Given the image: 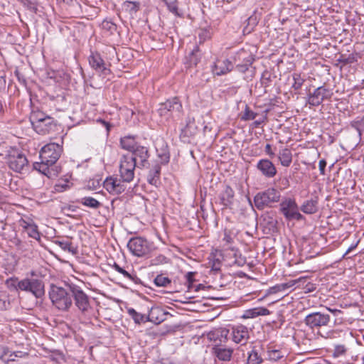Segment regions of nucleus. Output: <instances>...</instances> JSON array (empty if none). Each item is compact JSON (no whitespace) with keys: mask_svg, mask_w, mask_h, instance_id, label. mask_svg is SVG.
<instances>
[{"mask_svg":"<svg viewBox=\"0 0 364 364\" xmlns=\"http://www.w3.org/2000/svg\"><path fill=\"white\" fill-rule=\"evenodd\" d=\"M7 157L9 168L16 172H21L28 164L26 156L16 149L9 151Z\"/></svg>","mask_w":364,"mask_h":364,"instance_id":"6e6552de","label":"nucleus"},{"mask_svg":"<svg viewBox=\"0 0 364 364\" xmlns=\"http://www.w3.org/2000/svg\"><path fill=\"white\" fill-rule=\"evenodd\" d=\"M119 274H122L125 278L128 279L130 281H134V278L136 277L135 275H132L123 268L121 269Z\"/></svg>","mask_w":364,"mask_h":364,"instance_id":"5fc2aeb1","label":"nucleus"},{"mask_svg":"<svg viewBox=\"0 0 364 364\" xmlns=\"http://www.w3.org/2000/svg\"><path fill=\"white\" fill-rule=\"evenodd\" d=\"M10 306L9 301L6 299H2L0 297V310L4 311L9 309Z\"/></svg>","mask_w":364,"mask_h":364,"instance_id":"603ef678","label":"nucleus"},{"mask_svg":"<svg viewBox=\"0 0 364 364\" xmlns=\"http://www.w3.org/2000/svg\"><path fill=\"white\" fill-rule=\"evenodd\" d=\"M166 259V257L163 255H160L158 258H157V260L160 262H163L164 260Z\"/></svg>","mask_w":364,"mask_h":364,"instance_id":"0e129e2a","label":"nucleus"},{"mask_svg":"<svg viewBox=\"0 0 364 364\" xmlns=\"http://www.w3.org/2000/svg\"><path fill=\"white\" fill-rule=\"evenodd\" d=\"M231 336L235 343L245 344L249 338L248 329L242 325L232 327Z\"/></svg>","mask_w":364,"mask_h":364,"instance_id":"a211bd4d","label":"nucleus"},{"mask_svg":"<svg viewBox=\"0 0 364 364\" xmlns=\"http://www.w3.org/2000/svg\"><path fill=\"white\" fill-rule=\"evenodd\" d=\"M257 168L267 178H273L277 174V169L272 161L261 159L257 164Z\"/></svg>","mask_w":364,"mask_h":364,"instance_id":"f3484780","label":"nucleus"},{"mask_svg":"<svg viewBox=\"0 0 364 364\" xmlns=\"http://www.w3.org/2000/svg\"><path fill=\"white\" fill-rule=\"evenodd\" d=\"M183 107L178 97H173L161 103L158 109L159 114L166 119L174 116L181 117Z\"/></svg>","mask_w":364,"mask_h":364,"instance_id":"39448f33","label":"nucleus"},{"mask_svg":"<svg viewBox=\"0 0 364 364\" xmlns=\"http://www.w3.org/2000/svg\"><path fill=\"white\" fill-rule=\"evenodd\" d=\"M112 268L117 272H119L122 267H121L118 264L114 262V264L112 265Z\"/></svg>","mask_w":364,"mask_h":364,"instance_id":"680f3d73","label":"nucleus"},{"mask_svg":"<svg viewBox=\"0 0 364 364\" xmlns=\"http://www.w3.org/2000/svg\"><path fill=\"white\" fill-rule=\"evenodd\" d=\"M232 63L228 60H217L213 67V73L216 75H225L232 70Z\"/></svg>","mask_w":364,"mask_h":364,"instance_id":"412c9836","label":"nucleus"},{"mask_svg":"<svg viewBox=\"0 0 364 364\" xmlns=\"http://www.w3.org/2000/svg\"><path fill=\"white\" fill-rule=\"evenodd\" d=\"M262 122V121H255V124L256 125H259Z\"/></svg>","mask_w":364,"mask_h":364,"instance_id":"338daca9","label":"nucleus"},{"mask_svg":"<svg viewBox=\"0 0 364 364\" xmlns=\"http://www.w3.org/2000/svg\"><path fill=\"white\" fill-rule=\"evenodd\" d=\"M327 309H328L329 311H331V312L333 313L334 314H336L337 312H340V311H339V310H338V309H330V308H327Z\"/></svg>","mask_w":364,"mask_h":364,"instance_id":"69168bd1","label":"nucleus"},{"mask_svg":"<svg viewBox=\"0 0 364 364\" xmlns=\"http://www.w3.org/2000/svg\"><path fill=\"white\" fill-rule=\"evenodd\" d=\"M193 123L189 122L187 123L186 127L181 130L180 136L181 138L190 137L195 134V132L191 131Z\"/></svg>","mask_w":364,"mask_h":364,"instance_id":"37998d69","label":"nucleus"},{"mask_svg":"<svg viewBox=\"0 0 364 364\" xmlns=\"http://www.w3.org/2000/svg\"><path fill=\"white\" fill-rule=\"evenodd\" d=\"M264 151L267 154H268L270 157H273L274 156V153L272 151V146L269 144H267L264 148Z\"/></svg>","mask_w":364,"mask_h":364,"instance_id":"13d9d810","label":"nucleus"},{"mask_svg":"<svg viewBox=\"0 0 364 364\" xmlns=\"http://www.w3.org/2000/svg\"><path fill=\"white\" fill-rule=\"evenodd\" d=\"M296 282V281H291V282H287V283H284V284H278V285H276V286L273 287L271 289V290L274 293H276V292H278V291H282L286 290L287 289L292 287L295 284Z\"/></svg>","mask_w":364,"mask_h":364,"instance_id":"79ce46f5","label":"nucleus"},{"mask_svg":"<svg viewBox=\"0 0 364 364\" xmlns=\"http://www.w3.org/2000/svg\"><path fill=\"white\" fill-rule=\"evenodd\" d=\"M120 144L122 148L129 151V153H131L135 147L139 145L135 141L134 138L130 136L121 138Z\"/></svg>","mask_w":364,"mask_h":364,"instance_id":"7c9ffc66","label":"nucleus"},{"mask_svg":"<svg viewBox=\"0 0 364 364\" xmlns=\"http://www.w3.org/2000/svg\"><path fill=\"white\" fill-rule=\"evenodd\" d=\"M55 126V124L53 123V119L51 117H38L35 128L38 133L46 134L49 133Z\"/></svg>","mask_w":364,"mask_h":364,"instance_id":"aec40b11","label":"nucleus"},{"mask_svg":"<svg viewBox=\"0 0 364 364\" xmlns=\"http://www.w3.org/2000/svg\"><path fill=\"white\" fill-rule=\"evenodd\" d=\"M253 60L254 58L252 55L245 49L240 50L234 56L236 68L241 73H245L247 70Z\"/></svg>","mask_w":364,"mask_h":364,"instance_id":"f8f14e48","label":"nucleus"},{"mask_svg":"<svg viewBox=\"0 0 364 364\" xmlns=\"http://www.w3.org/2000/svg\"><path fill=\"white\" fill-rule=\"evenodd\" d=\"M127 155L132 156L134 161L137 162L138 168H143L149 165V158L150 156L147 147L139 145L131 152Z\"/></svg>","mask_w":364,"mask_h":364,"instance_id":"ddd939ff","label":"nucleus"},{"mask_svg":"<svg viewBox=\"0 0 364 364\" xmlns=\"http://www.w3.org/2000/svg\"><path fill=\"white\" fill-rule=\"evenodd\" d=\"M69 290L71 291L74 298L75 304L80 311L85 314L90 309L88 296L83 291V290L76 284L73 283L66 284Z\"/></svg>","mask_w":364,"mask_h":364,"instance_id":"0eeeda50","label":"nucleus"},{"mask_svg":"<svg viewBox=\"0 0 364 364\" xmlns=\"http://www.w3.org/2000/svg\"><path fill=\"white\" fill-rule=\"evenodd\" d=\"M68 181L67 180L58 182L54 186V191L57 193L63 192L69 188Z\"/></svg>","mask_w":364,"mask_h":364,"instance_id":"a18cd8bd","label":"nucleus"},{"mask_svg":"<svg viewBox=\"0 0 364 364\" xmlns=\"http://www.w3.org/2000/svg\"><path fill=\"white\" fill-rule=\"evenodd\" d=\"M168 312L165 311L160 306L152 307L147 316L148 321L152 322L155 324H159L166 320Z\"/></svg>","mask_w":364,"mask_h":364,"instance_id":"6ab92c4d","label":"nucleus"},{"mask_svg":"<svg viewBox=\"0 0 364 364\" xmlns=\"http://www.w3.org/2000/svg\"><path fill=\"white\" fill-rule=\"evenodd\" d=\"M318 166H319L320 173L321 175H325V168H326V160H324V159L320 160L319 161Z\"/></svg>","mask_w":364,"mask_h":364,"instance_id":"6e6d98bb","label":"nucleus"},{"mask_svg":"<svg viewBox=\"0 0 364 364\" xmlns=\"http://www.w3.org/2000/svg\"><path fill=\"white\" fill-rule=\"evenodd\" d=\"M78 202L86 207L95 210L98 209L102 205L100 201L90 196L83 197Z\"/></svg>","mask_w":364,"mask_h":364,"instance_id":"2f4dec72","label":"nucleus"},{"mask_svg":"<svg viewBox=\"0 0 364 364\" xmlns=\"http://www.w3.org/2000/svg\"><path fill=\"white\" fill-rule=\"evenodd\" d=\"M346 352V348L343 345H338L335 346L334 350H333V356L334 357H339L343 354H345Z\"/></svg>","mask_w":364,"mask_h":364,"instance_id":"8fccbe9b","label":"nucleus"},{"mask_svg":"<svg viewBox=\"0 0 364 364\" xmlns=\"http://www.w3.org/2000/svg\"><path fill=\"white\" fill-rule=\"evenodd\" d=\"M271 75L269 72L264 71L262 73V77H261V83L264 87H267L269 85V82L271 81Z\"/></svg>","mask_w":364,"mask_h":364,"instance_id":"09e8293b","label":"nucleus"},{"mask_svg":"<svg viewBox=\"0 0 364 364\" xmlns=\"http://www.w3.org/2000/svg\"><path fill=\"white\" fill-rule=\"evenodd\" d=\"M285 356V352L281 350L269 349L267 350V359L272 361H278Z\"/></svg>","mask_w":364,"mask_h":364,"instance_id":"f704fd0d","label":"nucleus"},{"mask_svg":"<svg viewBox=\"0 0 364 364\" xmlns=\"http://www.w3.org/2000/svg\"><path fill=\"white\" fill-rule=\"evenodd\" d=\"M88 62L91 68L101 75L106 77L110 74V70L106 67L105 61L99 53L91 51L88 57Z\"/></svg>","mask_w":364,"mask_h":364,"instance_id":"4468645a","label":"nucleus"},{"mask_svg":"<svg viewBox=\"0 0 364 364\" xmlns=\"http://www.w3.org/2000/svg\"><path fill=\"white\" fill-rule=\"evenodd\" d=\"M189 67L196 66L200 60V52L198 46H196L186 58Z\"/></svg>","mask_w":364,"mask_h":364,"instance_id":"c756f323","label":"nucleus"},{"mask_svg":"<svg viewBox=\"0 0 364 364\" xmlns=\"http://www.w3.org/2000/svg\"><path fill=\"white\" fill-rule=\"evenodd\" d=\"M102 28L104 30L110 32L111 33H113L117 30L116 24L114 23L112 21L108 20H104L102 22Z\"/></svg>","mask_w":364,"mask_h":364,"instance_id":"c03bdc74","label":"nucleus"},{"mask_svg":"<svg viewBox=\"0 0 364 364\" xmlns=\"http://www.w3.org/2000/svg\"><path fill=\"white\" fill-rule=\"evenodd\" d=\"M229 335V330L227 328H217L210 331L208 336L210 341H213L215 345H221L226 342Z\"/></svg>","mask_w":364,"mask_h":364,"instance_id":"4be33fe9","label":"nucleus"},{"mask_svg":"<svg viewBox=\"0 0 364 364\" xmlns=\"http://www.w3.org/2000/svg\"><path fill=\"white\" fill-rule=\"evenodd\" d=\"M56 245H58L61 249H63L65 251H68L69 252H72L73 254L76 253L75 248L72 245V243L70 241H60L56 240L55 242Z\"/></svg>","mask_w":364,"mask_h":364,"instance_id":"ea45409f","label":"nucleus"},{"mask_svg":"<svg viewBox=\"0 0 364 364\" xmlns=\"http://www.w3.org/2000/svg\"><path fill=\"white\" fill-rule=\"evenodd\" d=\"M278 158L281 164L284 167H289L292 161V154L290 149L284 148L279 151Z\"/></svg>","mask_w":364,"mask_h":364,"instance_id":"c85d7f7f","label":"nucleus"},{"mask_svg":"<svg viewBox=\"0 0 364 364\" xmlns=\"http://www.w3.org/2000/svg\"><path fill=\"white\" fill-rule=\"evenodd\" d=\"M263 361L262 358L259 355L257 350L254 348L248 353L247 360L245 364H261Z\"/></svg>","mask_w":364,"mask_h":364,"instance_id":"72a5a7b5","label":"nucleus"},{"mask_svg":"<svg viewBox=\"0 0 364 364\" xmlns=\"http://www.w3.org/2000/svg\"><path fill=\"white\" fill-rule=\"evenodd\" d=\"M62 152L63 147L58 144L50 143L45 145L40 151L41 162L33 164L34 169L49 178L57 177L61 168L55 164Z\"/></svg>","mask_w":364,"mask_h":364,"instance_id":"f257e3e1","label":"nucleus"},{"mask_svg":"<svg viewBox=\"0 0 364 364\" xmlns=\"http://www.w3.org/2000/svg\"><path fill=\"white\" fill-rule=\"evenodd\" d=\"M257 114L255 113L252 110L250 109V108L246 106L244 114L242 117V119L243 120H252L255 119L257 117Z\"/></svg>","mask_w":364,"mask_h":364,"instance_id":"49530a36","label":"nucleus"},{"mask_svg":"<svg viewBox=\"0 0 364 364\" xmlns=\"http://www.w3.org/2000/svg\"><path fill=\"white\" fill-rule=\"evenodd\" d=\"M355 60V58L354 57H350L349 56L348 58H342L341 59L339 60L340 62L343 63V64L346 65V64H350V63H353Z\"/></svg>","mask_w":364,"mask_h":364,"instance_id":"4d7b16f0","label":"nucleus"},{"mask_svg":"<svg viewBox=\"0 0 364 364\" xmlns=\"http://www.w3.org/2000/svg\"><path fill=\"white\" fill-rule=\"evenodd\" d=\"M98 122H100L102 125H104L105 127L107 132H109L110 131L112 125L109 122H107L105 120H102V119H99Z\"/></svg>","mask_w":364,"mask_h":364,"instance_id":"bf43d9fd","label":"nucleus"},{"mask_svg":"<svg viewBox=\"0 0 364 364\" xmlns=\"http://www.w3.org/2000/svg\"><path fill=\"white\" fill-rule=\"evenodd\" d=\"M280 193L275 188H268L258 193L254 198L255 205L258 210L271 206L272 203L279 200Z\"/></svg>","mask_w":364,"mask_h":364,"instance_id":"20e7f679","label":"nucleus"},{"mask_svg":"<svg viewBox=\"0 0 364 364\" xmlns=\"http://www.w3.org/2000/svg\"><path fill=\"white\" fill-rule=\"evenodd\" d=\"M3 353H4L0 356V358L3 361L6 362L8 360H14V358H13L14 353L12 352H11L9 349L4 348Z\"/></svg>","mask_w":364,"mask_h":364,"instance_id":"de8ad7c7","label":"nucleus"},{"mask_svg":"<svg viewBox=\"0 0 364 364\" xmlns=\"http://www.w3.org/2000/svg\"><path fill=\"white\" fill-rule=\"evenodd\" d=\"M128 314L137 324L144 323L148 321L147 316L138 313L134 309H129Z\"/></svg>","mask_w":364,"mask_h":364,"instance_id":"473e14b6","label":"nucleus"},{"mask_svg":"<svg viewBox=\"0 0 364 364\" xmlns=\"http://www.w3.org/2000/svg\"><path fill=\"white\" fill-rule=\"evenodd\" d=\"M330 322V316L321 312L308 314L304 318L305 324L311 329L326 326Z\"/></svg>","mask_w":364,"mask_h":364,"instance_id":"9b49d317","label":"nucleus"},{"mask_svg":"<svg viewBox=\"0 0 364 364\" xmlns=\"http://www.w3.org/2000/svg\"><path fill=\"white\" fill-rule=\"evenodd\" d=\"M16 288L31 293L36 298L42 297L45 294L44 284L42 280L34 278H26L17 282Z\"/></svg>","mask_w":364,"mask_h":364,"instance_id":"7ed1b4c3","label":"nucleus"},{"mask_svg":"<svg viewBox=\"0 0 364 364\" xmlns=\"http://www.w3.org/2000/svg\"><path fill=\"white\" fill-rule=\"evenodd\" d=\"M194 275H195V272H189L186 274V282L188 283V287L189 289L191 288V286L193 284V283L195 281Z\"/></svg>","mask_w":364,"mask_h":364,"instance_id":"3c124183","label":"nucleus"},{"mask_svg":"<svg viewBox=\"0 0 364 364\" xmlns=\"http://www.w3.org/2000/svg\"><path fill=\"white\" fill-rule=\"evenodd\" d=\"M233 198L234 191L232 188H230L229 186H227L220 195L221 203L224 206H229L232 203Z\"/></svg>","mask_w":364,"mask_h":364,"instance_id":"cd10ccee","label":"nucleus"},{"mask_svg":"<svg viewBox=\"0 0 364 364\" xmlns=\"http://www.w3.org/2000/svg\"><path fill=\"white\" fill-rule=\"evenodd\" d=\"M294 83L292 84V88L295 90L301 89L305 80L301 76L300 73H294L292 75Z\"/></svg>","mask_w":364,"mask_h":364,"instance_id":"a19ab883","label":"nucleus"},{"mask_svg":"<svg viewBox=\"0 0 364 364\" xmlns=\"http://www.w3.org/2000/svg\"><path fill=\"white\" fill-rule=\"evenodd\" d=\"M122 7L126 12H128L129 14L132 15L136 14L139 10V3L136 1H126L123 3Z\"/></svg>","mask_w":364,"mask_h":364,"instance_id":"c9c22d12","label":"nucleus"},{"mask_svg":"<svg viewBox=\"0 0 364 364\" xmlns=\"http://www.w3.org/2000/svg\"><path fill=\"white\" fill-rule=\"evenodd\" d=\"M332 95L333 93L329 89L320 86L309 94L307 102L311 106L317 107L325 100L331 99Z\"/></svg>","mask_w":364,"mask_h":364,"instance_id":"9d476101","label":"nucleus"},{"mask_svg":"<svg viewBox=\"0 0 364 364\" xmlns=\"http://www.w3.org/2000/svg\"><path fill=\"white\" fill-rule=\"evenodd\" d=\"M318 210V200L311 198L306 200L301 206V210L306 214L315 213Z\"/></svg>","mask_w":364,"mask_h":364,"instance_id":"bb28decb","label":"nucleus"},{"mask_svg":"<svg viewBox=\"0 0 364 364\" xmlns=\"http://www.w3.org/2000/svg\"><path fill=\"white\" fill-rule=\"evenodd\" d=\"M235 236V232L233 230L225 228L224 230V237L223 238L224 246H227L228 248H230V245L233 243Z\"/></svg>","mask_w":364,"mask_h":364,"instance_id":"e433bc0d","label":"nucleus"},{"mask_svg":"<svg viewBox=\"0 0 364 364\" xmlns=\"http://www.w3.org/2000/svg\"><path fill=\"white\" fill-rule=\"evenodd\" d=\"M6 77L4 76H0V89H4L6 87Z\"/></svg>","mask_w":364,"mask_h":364,"instance_id":"052dcab7","label":"nucleus"},{"mask_svg":"<svg viewBox=\"0 0 364 364\" xmlns=\"http://www.w3.org/2000/svg\"><path fill=\"white\" fill-rule=\"evenodd\" d=\"M127 247L134 255L137 257H141L149 251L147 241L141 237L132 238L127 244Z\"/></svg>","mask_w":364,"mask_h":364,"instance_id":"2eb2a0df","label":"nucleus"},{"mask_svg":"<svg viewBox=\"0 0 364 364\" xmlns=\"http://www.w3.org/2000/svg\"><path fill=\"white\" fill-rule=\"evenodd\" d=\"M162 160L164 163H168L169 161V155L168 154H164Z\"/></svg>","mask_w":364,"mask_h":364,"instance_id":"e2e57ef3","label":"nucleus"},{"mask_svg":"<svg viewBox=\"0 0 364 364\" xmlns=\"http://www.w3.org/2000/svg\"><path fill=\"white\" fill-rule=\"evenodd\" d=\"M161 166L156 164L149 171L147 181L149 184L157 186L160 183Z\"/></svg>","mask_w":364,"mask_h":364,"instance_id":"393cba45","label":"nucleus"},{"mask_svg":"<svg viewBox=\"0 0 364 364\" xmlns=\"http://www.w3.org/2000/svg\"><path fill=\"white\" fill-rule=\"evenodd\" d=\"M280 210L287 220H300L303 215L299 212V208L296 201L293 199H285L280 203Z\"/></svg>","mask_w":364,"mask_h":364,"instance_id":"1a4fd4ad","label":"nucleus"},{"mask_svg":"<svg viewBox=\"0 0 364 364\" xmlns=\"http://www.w3.org/2000/svg\"><path fill=\"white\" fill-rule=\"evenodd\" d=\"M138 168L137 162L132 156L124 154L119 161V174L123 182L129 183L134 177V171Z\"/></svg>","mask_w":364,"mask_h":364,"instance_id":"423d86ee","label":"nucleus"},{"mask_svg":"<svg viewBox=\"0 0 364 364\" xmlns=\"http://www.w3.org/2000/svg\"><path fill=\"white\" fill-rule=\"evenodd\" d=\"M223 1H226V2H228V3H230V2H231L232 0H223Z\"/></svg>","mask_w":364,"mask_h":364,"instance_id":"774afa93","label":"nucleus"},{"mask_svg":"<svg viewBox=\"0 0 364 364\" xmlns=\"http://www.w3.org/2000/svg\"><path fill=\"white\" fill-rule=\"evenodd\" d=\"M21 225L26 231L28 235L36 240H40L41 234L38 232V227L33 223H27L23 220Z\"/></svg>","mask_w":364,"mask_h":364,"instance_id":"a878e982","label":"nucleus"},{"mask_svg":"<svg viewBox=\"0 0 364 364\" xmlns=\"http://www.w3.org/2000/svg\"><path fill=\"white\" fill-rule=\"evenodd\" d=\"M124 182L120 179L116 178H107L104 181V188L112 195H119L123 193L126 186L124 184Z\"/></svg>","mask_w":364,"mask_h":364,"instance_id":"dca6fc26","label":"nucleus"},{"mask_svg":"<svg viewBox=\"0 0 364 364\" xmlns=\"http://www.w3.org/2000/svg\"><path fill=\"white\" fill-rule=\"evenodd\" d=\"M49 296L53 304L59 310L67 311L72 306V299L63 287L51 286Z\"/></svg>","mask_w":364,"mask_h":364,"instance_id":"f03ea898","label":"nucleus"},{"mask_svg":"<svg viewBox=\"0 0 364 364\" xmlns=\"http://www.w3.org/2000/svg\"><path fill=\"white\" fill-rule=\"evenodd\" d=\"M213 353L223 361H229L231 359L233 350L230 348H224L222 345H215L213 348Z\"/></svg>","mask_w":364,"mask_h":364,"instance_id":"5701e85b","label":"nucleus"},{"mask_svg":"<svg viewBox=\"0 0 364 364\" xmlns=\"http://www.w3.org/2000/svg\"><path fill=\"white\" fill-rule=\"evenodd\" d=\"M154 282L157 287H167L171 284V281L168 277L163 274H159L155 277Z\"/></svg>","mask_w":364,"mask_h":364,"instance_id":"4c0bfd02","label":"nucleus"},{"mask_svg":"<svg viewBox=\"0 0 364 364\" xmlns=\"http://www.w3.org/2000/svg\"><path fill=\"white\" fill-rule=\"evenodd\" d=\"M119 274H122L125 278L128 279L130 281H134V278L136 277L135 275H132L123 268L121 269Z\"/></svg>","mask_w":364,"mask_h":364,"instance_id":"864d4df0","label":"nucleus"},{"mask_svg":"<svg viewBox=\"0 0 364 364\" xmlns=\"http://www.w3.org/2000/svg\"><path fill=\"white\" fill-rule=\"evenodd\" d=\"M270 314L269 309L265 307H256L247 309L244 312L242 318H253L259 316H267Z\"/></svg>","mask_w":364,"mask_h":364,"instance_id":"b1692460","label":"nucleus"},{"mask_svg":"<svg viewBox=\"0 0 364 364\" xmlns=\"http://www.w3.org/2000/svg\"><path fill=\"white\" fill-rule=\"evenodd\" d=\"M165 5L167 6L168 11L173 13L174 15L179 16L180 14L178 12V1L176 0H161Z\"/></svg>","mask_w":364,"mask_h":364,"instance_id":"58836bf2","label":"nucleus"}]
</instances>
